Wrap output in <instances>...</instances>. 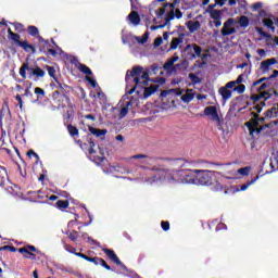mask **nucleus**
<instances>
[{"label":"nucleus","instance_id":"f257e3e1","mask_svg":"<svg viewBox=\"0 0 278 278\" xmlns=\"http://www.w3.org/2000/svg\"><path fill=\"white\" fill-rule=\"evenodd\" d=\"M126 94H134L138 88L143 90L142 99H149L160 89V85H150L149 71H144L142 66H135L126 72Z\"/></svg>","mask_w":278,"mask_h":278},{"label":"nucleus","instance_id":"f03ea898","mask_svg":"<svg viewBox=\"0 0 278 278\" xmlns=\"http://www.w3.org/2000/svg\"><path fill=\"white\" fill-rule=\"evenodd\" d=\"M150 186L162 184H182V186H197V169H157L152 178L146 179Z\"/></svg>","mask_w":278,"mask_h":278},{"label":"nucleus","instance_id":"7ed1b4c3","mask_svg":"<svg viewBox=\"0 0 278 278\" xmlns=\"http://www.w3.org/2000/svg\"><path fill=\"white\" fill-rule=\"evenodd\" d=\"M220 173L208 169H197L195 186H214Z\"/></svg>","mask_w":278,"mask_h":278},{"label":"nucleus","instance_id":"20e7f679","mask_svg":"<svg viewBox=\"0 0 278 278\" xmlns=\"http://www.w3.org/2000/svg\"><path fill=\"white\" fill-rule=\"evenodd\" d=\"M27 73H28V79H34L35 81H38V79H42L45 75H47V72L40 67H30L29 63H23V65L20 68V75L23 77V79H27Z\"/></svg>","mask_w":278,"mask_h":278},{"label":"nucleus","instance_id":"39448f33","mask_svg":"<svg viewBox=\"0 0 278 278\" xmlns=\"http://www.w3.org/2000/svg\"><path fill=\"white\" fill-rule=\"evenodd\" d=\"M184 53L188 60H197V58H201V53H203V48L197 43H189L185 47Z\"/></svg>","mask_w":278,"mask_h":278},{"label":"nucleus","instance_id":"423d86ee","mask_svg":"<svg viewBox=\"0 0 278 278\" xmlns=\"http://www.w3.org/2000/svg\"><path fill=\"white\" fill-rule=\"evenodd\" d=\"M238 29H236V20L232 17L228 18L226 22H224L223 27L220 29V34L224 37L227 36H233Z\"/></svg>","mask_w":278,"mask_h":278},{"label":"nucleus","instance_id":"0eeeda50","mask_svg":"<svg viewBox=\"0 0 278 278\" xmlns=\"http://www.w3.org/2000/svg\"><path fill=\"white\" fill-rule=\"evenodd\" d=\"M170 92L175 93L176 97H180L182 103H190L194 99V90L188 89L186 93L184 90L172 89Z\"/></svg>","mask_w":278,"mask_h":278},{"label":"nucleus","instance_id":"6e6552de","mask_svg":"<svg viewBox=\"0 0 278 278\" xmlns=\"http://www.w3.org/2000/svg\"><path fill=\"white\" fill-rule=\"evenodd\" d=\"M103 253H105L108 258L112 260V262H114V264H117V266H121L122 270L129 273V269L127 268V266H125V264H123V262H121V258H118V255H116V253L113 252V250L103 249Z\"/></svg>","mask_w":278,"mask_h":278},{"label":"nucleus","instance_id":"1a4fd4ad","mask_svg":"<svg viewBox=\"0 0 278 278\" xmlns=\"http://www.w3.org/2000/svg\"><path fill=\"white\" fill-rule=\"evenodd\" d=\"M180 0H174L173 3H165V8H168L169 11L165 15V24L168 25L170 21L175 20V8L179 5Z\"/></svg>","mask_w":278,"mask_h":278},{"label":"nucleus","instance_id":"9d476101","mask_svg":"<svg viewBox=\"0 0 278 278\" xmlns=\"http://www.w3.org/2000/svg\"><path fill=\"white\" fill-rule=\"evenodd\" d=\"M138 105H139L138 99L131 97L130 100L126 102V105L122 108V110L119 111V118L121 119L125 118V116L129 114V110H131V108H138Z\"/></svg>","mask_w":278,"mask_h":278},{"label":"nucleus","instance_id":"9b49d317","mask_svg":"<svg viewBox=\"0 0 278 278\" xmlns=\"http://www.w3.org/2000/svg\"><path fill=\"white\" fill-rule=\"evenodd\" d=\"M204 116H208L214 123H220V117L218 116V109L215 105H210L204 109Z\"/></svg>","mask_w":278,"mask_h":278},{"label":"nucleus","instance_id":"f8f14e48","mask_svg":"<svg viewBox=\"0 0 278 278\" xmlns=\"http://www.w3.org/2000/svg\"><path fill=\"white\" fill-rule=\"evenodd\" d=\"M175 62H179V56L177 54H174L164 63L163 68L166 71L167 75H173V72L175 71Z\"/></svg>","mask_w":278,"mask_h":278},{"label":"nucleus","instance_id":"ddd939ff","mask_svg":"<svg viewBox=\"0 0 278 278\" xmlns=\"http://www.w3.org/2000/svg\"><path fill=\"white\" fill-rule=\"evenodd\" d=\"M258 180H260V176H255L248 182L237 186L235 188V192H244V191L249 190V188H251V186H253L254 184H257Z\"/></svg>","mask_w":278,"mask_h":278},{"label":"nucleus","instance_id":"4468645a","mask_svg":"<svg viewBox=\"0 0 278 278\" xmlns=\"http://www.w3.org/2000/svg\"><path fill=\"white\" fill-rule=\"evenodd\" d=\"M277 64V59L271 58L261 62V71L262 73H268L270 71V66Z\"/></svg>","mask_w":278,"mask_h":278},{"label":"nucleus","instance_id":"2eb2a0df","mask_svg":"<svg viewBox=\"0 0 278 278\" xmlns=\"http://www.w3.org/2000/svg\"><path fill=\"white\" fill-rule=\"evenodd\" d=\"M89 131L92 136H96V138H105V135L108 134V129H99L92 126L89 127Z\"/></svg>","mask_w":278,"mask_h":278},{"label":"nucleus","instance_id":"dca6fc26","mask_svg":"<svg viewBox=\"0 0 278 278\" xmlns=\"http://www.w3.org/2000/svg\"><path fill=\"white\" fill-rule=\"evenodd\" d=\"M181 42H184V34L179 35V37L177 38L172 39V42L169 46L170 51H175L177 47L181 45Z\"/></svg>","mask_w":278,"mask_h":278},{"label":"nucleus","instance_id":"f3484780","mask_svg":"<svg viewBox=\"0 0 278 278\" xmlns=\"http://www.w3.org/2000/svg\"><path fill=\"white\" fill-rule=\"evenodd\" d=\"M126 18L130 21L132 25H140V15H138L137 12H131Z\"/></svg>","mask_w":278,"mask_h":278},{"label":"nucleus","instance_id":"a211bd4d","mask_svg":"<svg viewBox=\"0 0 278 278\" xmlns=\"http://www.w3.org/2000/svg\"><path fill=\"white\" fill-rule=\"evenodd\" d=\"M131 160H139V164H148L147 160H149V156L147 154H135L130 157H128V161Z\"/></svg>","mask_w":278,"mask_h":278},{"label":"nucleus","instance_id":"6ab92c4d","mask_svg":"<svg viewBox=\"0 0 278 278\" xmlns=\"http://www.w3.org/2000/svg\"><path fill=\"white\" fill-rule=\"evenodd\" d=\"M219 94L224 101H229V99H231V90H228L227 87H222L219 89Z\"/></svg>","mask_w":278,"mask_h":278},{"label":"nucleus","instance_id":"aec40b11","mask_svg":"<svg viewBox=\"0 0 278 278\" xmlns=\"http://www.w3.org/2000/svg\"><path fill=\"white\" fill-rule=\"evenodd\" d=\"M188 29L190 34H194V31H199V29H201V23L199 21L190 22L188 25Z\"/></svg>","mask_w":278,"mask_h":278},{"label":"nucleus","instance_id":"412c9836","mask_svg":"<svg viewBox=\"0 0 278 278\" xmlns=\"http://www.w3.org/2000/svg\"><path fill=\"white\" fill-rule=\"evenodd\" d=\"M18 47H23L24 51H26L27 53H29V51H31V53H36V48L27 43V41H20Z\"/></svg>","mask_w":278,"mask_h":278},{"label":"nucleus","instance_id":"4be33fe9","mask_svg":"<svg viewBox=\"0 0 278 278\" xmlns=\"http://www.w3.org/2000/svg\"><path fill=\"white\" fill-rule=\"evenodd\" d=\"M263 25L264 27H267L268 29H271V31H275V22L270 17H264L263 18Z\"/></svg>","mask_w":278,"mask_h":278},{"label":"nucleus","instance_id":"5701e85b","mask_svg":"<svg viewBox=\"0 0 278 278\" xmlns=\"http://www.w3.org/2000/svg\"><path fill=\"white\" fill-rule=\"evenodd\" d=\"M225 186H223V182L220 180H218V176L217 178L214 180L212 190H214V192H220L222 190H224Z\"/></svg>","mask_w":278,"mask_h":278},{"label":"nucleus","instance_id":"b1692460","mask_svg":"<svg viewBox=\"0 0 278 278\" xmlns=\"http://www.w3.org/2000/svg\"><path fill=\"white\" fill-rule=\"evenodd\" d=\"M247 127L250 131V136H252V138L255 136V134H260L261 130L257 128V126H253V124L251 122L247 123Z\"/></svg>","mask_w":278,"mask_h":278},{"label":"nucleus","instance_id":"393cba45","mask_svg":"<svg viewBox=\"0 0 278 278\" xmlns=\"http://www.w3.org/2000/svg\"><path fill=\"white\" fill-rule=\"evenodd\" d=\"M96 266H102V268H105L106 270H112V267L110 265H108V263L105 262V260L97 257L96 258Z\"/></svg>","mask_w":278,"mask_h":278},{"label":"nucleus","instance_id":"a878e982","mask_svg":"<svg viewBox=\"0 0 278 278\" xmlns=\"http://www.w3.org/2000/svg\"><path fill=\"white\" fill-rule=\"evenodd\" d=\"M8 34H9V38L11 40H13V42H16L18 45V42H21V35L15 34L14 31H12V29H8Z\"/></svg>","mask_w":278,"mask_h":278},{"label":"nucleus","instance_id":"bb28decb","mask_svg":"<svg viewBox=\"0 0 278 278\" xmlns=\"http://www.w3.org/2000/svg\"><path fill=\"white\" fill-rule=\"evenodd\" d=\"M18 251L20 253H26V255H24L26 260H36V254L29 252L27 248H21Z\"/></svg>","mask_w":278,"mask_h":278},{"label":"nucleus","instance_id":"cd10ccee","mask_svg":"<svg viewBox=\"0 0 278 278\" xmlns=\"http://www.w3.org/2000/svg\"><path fill=\"white\" fill-rule=\"evenodd\" d=\"M75 255H77V257H81L83 260H86V262H91V264H96L97 263V257H90L84 253H79L77 252Z\"/></svg>","mask_w":278,"mask_h":278},{"label":"nucleus","instance_id":"c85d7f7f","mask_svg":"<svg viewBox=\"0 0 278 278\" xmlns=\"http://www.w3.org/2000/svg\"><path fill=\"white\" fill-rule=\"evenodd\" d=\"M78 71H80V73H84V75H92V70H90V67H88L86 64H79Z\"/></svg>","mask_w":278,"mask_h":278},{"label":"nucleus","instance_id":"c756f323","mask_svg":"<svg viewBox=\"0 0 278 278\" xmlns=\"http://www.w3.org/2000/svg\"><path fill=\"white\" fill-rule=\"evenodd\" d=\"M239 25L240 27H243V29H247V27L250 25L249 17H247V15H242L239 18Z\"/></svg>","mask_w":278,"mask_h":278},{"label":"nucleus","instance_id":"7c9ffc66","mask_svg":"<svg viewBox=\"0 0 278 278\" xmlns=\"http://www.w3.org/2000/svg\"><path fill=\"white\" fill-rule=\"evenodd\" d=\"M211 18H213V21H216L218 18H223V12L220 10H212L211 11Z\"/></svg>","mask_w":278,"mask_h":278},{"label":"nucleus","instance_id":"2f4dec72","mask_svg":"<svg viewBox=\"0 0 278 278\" xmlns=\"http://www.w3.org/2000/svg\"><path fill=\"white\" fill-rule=\"evenodd\" d=\"M237 173H238V175H242V177H247L251 173V167H249V166L241 167L237 170Z\"/></svg>","mask_w":278,"mask_h":278},{"label":"nucleus","instance_id":"473e14b6","mask_svg":"<svg viewBox=\"0 0 278 278\" xmlns=\"http://www.w3.org/2000/svg\"><path fill=\"white\" fill-rule=\"evenodd\" d=\"M56 207L59 210H66V207H68V201L58 200L56 201Z\"/></svg>","mask_w":278,"mask_h":278},{"label":"nucleus","instance_id":"72a5a7b5","mask_svg":"<svg viewBox=\"0 0 278 278\" xmlns=\"http://www.w3.org/2000/svg\"><path fill=\"white\" fill-rule=\"evenodd\" d=\"M46 70L48 71V74L50 75V77H52V79L58 81V79L55 78V67L47 65Z\"/></svg>","mask_w":278,"mask_h":278},{"label":"nucleus","instance_id":"f704fd0d","mask_svg":"<svg viewBox=\"0 0 278 278\" xmlns=\"http://www.w3.org/2000/svg\"><path fill=\"white\" fill-rule=\"evenodd\" d=\"M266 88H268V85L266 83L261 84V86L258 87V91L261 92V94H263L264 99H268V93H264V90H266Z\"/></svg>","mask_w":278,"mask_h":278},{"label":"nucleus","instance_id":"c9c22d12","mask_svg":"<svg viewBox=\"0 0 278 278\" xmlns=\"http://www.w3.org/2000/svg\"><path fill=\"white\" fill-rule=\"evenodd\" d=\"M167 10H168V7H166V4H164L163 8L156 10V11H155V14H156L157 18H161V16H162L163 14H166V11H167Z\"/></svg>","mask_w":278,"mask_h":278},{"label":"nucleus","instance_id":"e433bc0d","mask_svg":"<svg viewBox=\"0 0 278 278\" xmlns=\"http://www.w3.org/2000/svg\"><path fill=\"white\" fill-rule=\"evenodd\" d=\"M247 90V86L240 84L239 86L233 88L235 92H238V94H243V92Z\"/></svg>","mask_w":278,"mask_h":278},{"label":"nucleus","instance_id":"4c0bfd02","mask_svg":"<svg viewBox=\"0 0 278 278\" xmlns=\"http://www.w3.org/2000/svg\"><path fill=\"white\" fill-rule=\"evenodd\" d=\"M68 134L70 136H79V130L75 126H68Z\"/></svg>","mask_w":278,"mask_h":278},{"label":"nucleus","instance_id":"58836bf2","mask_svg":"<svg viewBox=\"0 0 278 278\" xmlns=\"http://www.w3.org/2000/svg\"><path fill=\"white\" fill-rule=\"evenodd\" d=\"M28 34L30 36H38V34H40V33L38 30V27H36V26H28Z\"/></svg>","mask_w":278,"mask_h":278},{"label":"nucleus","instance_id":"ea45409f","mask_svg":"<svg viewBox=\"0 0 278 278\" xmlns=\"http://www.w3.org/2000/svg\"><path fill=\"white\" fill-rule=\"evenodd\" d=\"M122 42L123 45H129V34L122 30Z\"/></svg>","mask_w":278,"mask_h":278},{"label":"nucleus","instance_id":"a19ab883","mask_svg":"<svg viewBox=\"0 0 278 278\" xmlns=\"http://www.w3.org/2000/svg\"><path fill=\"white\" fill-rule=\"evenodd\" d=\"M0 251H11V253H16V248L12 245L0 247Z\"/></svg>","mask_w":278,"mask_h":278},{"label":"nucleus","instance_id":"79ce46f5","mask_svg":"<svg viewBox=\"0 0 278 278\" xmlns=\"http://www.w3.org/2000/svg\"><path fill=\"white\" fill-rule=\"evenodd\" d=\"M98 98L100 101H102V103H108V96H105L103 91H98Z\"/></svg>","mask_w":278,"mask_h":278},{"label":"nucleus","instance_id":"37998d69","mask_svg":"<svg viewBox=\"0 0 278 278\" xmlns=\"http://www.w3.org/2000/svg\"><path fill=\"white\" fill-rule=\"evenodd\" d=\"M66 236H68V238H71L73 242H75V240H77V231H75V230L67 231Z\"/></svg>","mask_w":278,"mask_h":278},{"label":"nucleus","instance_id":"c03bdc74","mask_svg":"<svg viewBox=\"0 0 278 278\" xmlns=\"http://www.w3.org/2000/svg\"><path fill=\"white\" fill-rule=\"evenodd\" d=\"M13 26L15 27V31H25V26L21 23H13Z\"/></svg>","mask_w":278,"mask_h":278},{"label":"nucleus","instance_id":"a18cd8bd","mask_svg":"<svg viewBox=\"0 0 278 278\" xmlns=\"http://www.w3.org/2000/svg\"><path fill=\"white\" fill-rule=\"evenodd\" d=\"M27 155L28 157H36L37 162L40 161V155H38V153H36L34 150H29Z\"/></svg>","mask_w":278,"mask_h":278},{"label":"nucleus","instance_id":"49530a36","mask_svg":"<svg viewBox=\"0 0 278 278\" xmlns=\"http://www.w3.org/2000/svg\"><path fill=\"white\" fill-rule=\"evenodd\" d=\"M85 79H86V81H88V84H90V86H92V88L97 87V80H94L90 76H86Z\"/></svg>","mask_w":278,"mask_h":278},{"label":"nucleus","instance_id":"de8ad7c7","mask_svg":"<svg viewBox=\"0 0 278 278\" xmlns=\"http://www.w3.org/2000/svg\"><path fill=\"white\" fill-rule=\"evenodd\" d=\"M174 18H184V13L181 12V10L176 9L174 10Z\"/></svg>","mask_w":278,"mask_h":278},{"label":"nucleus","instance_id":"09e8293b","mask_svg":"<svg viewBox=\"0 0 278 278\" xmlns=\"http://www.w3.org/2000/svg\"><path fill=\"white\" fill-rule=\"evenodd\" d=\"M94 147H96L94 142H93V141H90V142H89V149H88L89 155H94V153H96Z\"/></svg>","mask_w":278,"mask_h":278},{"label":"nucleus","instance_id":"8fccbe9b","mask_svg":"<svg viewBox=\"0 0 278 278\" xmlns=\"http://www.w3.org/2000/svg\"><path fill=\"white\" fill-rule=\"evenodd\" d=\"M90 160H92V162H94L96 164H101L103 162V160H105V156H98L92 159V156H90Z\"/></svg>","mask_w":278,"mask_h":278},{"label":"nucleus","instance_id":"3c124183","mask_svg":"<svg viewBox=\"0 0 278 278\" xmlns=\"http://www.w3.org/2000/svg\"><path fill=\"white\" fill-rule=\"evenodd\" d=\"M184 64H186V61L179 64H175L174 65V71L172 72V75H175L177 73V71L181 70V66H184Z\"/></svg>","mask_w":278,"mask_h":278},{"label":"nucleus","instance_id":"603ef678","mask_svg":"<svg viewBox=\"0 0 278 278\" xmlns=\"http://www.w3.org/2000/svg\"><path fill=\"white\" fill-rule=\"evenodd\" d=\"M161 227L163 231H168V229H170V224L168 222H162Z\"/></svg>","mask_w":278,"mask_h":278},{"label":"nucleus","instance_id":"864d4df0","mask_svg":"<svg viewBox=\"0 0 278 278\" xmlns=\"http://www.w3.org/2000/svg\"><path fill=\"white\" fill-rule=\"evenodd\" d=\"M257 31H258L260 36H262V38H270V34L262 30V28H257Z\"/></svg>","mask_w":278,"mask_h":278},{"label":"nucleus","instance_id":"5fc2aeb1","mask_svg":"<svg viewBox=\"0 0 278 278\" xmlns=\"http://www.w3.org/2000/svg\"><path fill=\"white\" fill-rule=\"evenodd\" d=\"M35 94H39L40 97H45V91L40 87L35 88Z\"/></svg>","mask_w":278,"mask_h":278},{"label":"nucleus","instance_id":"6e6d98bb","mask_svg":"<svg viewBox=\"0 0 278 278\" xmlns=\"http://www.w3.org/2000/svg\"><path fill=\"white\" fill-rule=\"evenodd\" d=\"M149 40V37L144 36L142 38L137 37V41L139 42V45H144L147 43V41Z\"/></svg>","mask_w":278,"mask_h":278},{"label":"nucleus","instance_id":"4d7b16f0","mask_svg":"<svg viewBox=\"0 0 278 278\" xmlns=\"http://www.w3.org/2000/svg\"><path fill=\"white\" fill-rule=\"evenodd\" d=\"M45 42L46 47H56L55 41L53 39L49 40H42Z\"/></svg>","mask_w":278,"mask_h":278},{"label":"nucleus","instance_id":"13d9d810","mask_svg":"<svg viewBox=\"0 0 278 278\" xmlns=\"http://www.w3.org/2000/svg\"><path fill=\"white\" fill-rule=\"evenodd\" d=\"M262 5V2H256L252 5V10H254V12H257V10H261Z\"/></svg>","mask_w":278,"mask_h":278},{"label":"nucleus","instance_id":"bf43d9fd","mask_svg":"<svg viewBox=\"0 0 278 278\" xmlns=\"http://www.w3.org/2000/svg\"><path fill=\"white\" fill-rule=\"evenodd\" d=\"M162 42H164V39L162 37H157L154 40V47H160L162 45Z\"/></svg>","mask_w":278,"mask_h":278},{"label":"nucleus","instance_id":"052dcab7","mask_svg":"<svg viewBox=\"0 0 278 278\" xmlns=\"http://www.w3.org/2000/svg\"><path fill=\"white\" fill-rule=\"evenodd\" d=\"M244 81V74H241L238 76V78L235 80V84L241 85Z\"/></svg>","mask_w":278,"mask_h":278},{"label":"nucleus","instance_id":"680f3d73","mask_svg":"<svg viewBox=\"0 0 278 278\" xmlns=\"http://www.w3.org/2000/svg\"><path fill=\"white\" fill-rule=\"evenodd\" d=\"M236 80L229 81L226 84L225 88L229 90V88H236Z\"/></svg>","mask_w":278,"mask_h":278},{"label":"nucleus","instance_id":"e2e57ef3","mask_svg":"<svg viewBox=\"0 0 278 278\" xmlns=\"http://www.w3.org/2000/svg\"><path fill=\"white\" fill-rule=\"evenodd\" d=\"M16 101H18V106H20V110H23V98H21L20 94H17L15 97Z\"/></svg>","mask_w":278,"mask_h":278},{"label":"nucleus","instance_id":"0e129e2a","mask_svg":"<svg viewBox=\"0 0 278 278\" xmlns=\"http://www.w3.org/2000/svg\"><path fill=\"white\" fill-rule=\"evenodd\" d=\"M213 24L215 27H220L223 25V18L214 20Z\"/></svg>","mask_w":278,"mask_h":278},{"label":"nucleus","instance_id":"69168bd1","mask_svg":"<svg viewBox=\"0 0 278 278\" xmlns=\"http://www.w3.org/2000/svg\"><path fill=\"white\" fill-rule=\"evenodd\" d=\"M227 3V0H215V4L219 5L220 8H223V5H225Z\"/></svg>","mask_w":278,"mask_h":278},{"label":"nucleus","instance_id":"338daca9","mask_svg":"<svg viewBox=\"0 0 278 278\" xmlns=\"http://www.w3.org/2000/svg\"><path fill=\"white\" fill-rule=\"evenodd\" d=\"M84 117L87 118V121H93V122L97 121V117H94V115L92 114H87Z\"/></svg>","mask_w":278,"mask_h":278},{"label":"nucleus","instance_id":"774afa93","mask_svg":"<svg viewBox=\"0 0 278 278\" xmlns=\"http://www.w3.org/2000/svg\"><path fill=\"white\" fill-rule=\"evenodd\" d=\"M220 229H227V225H225V224H219V225L216 227V231H220Z\"/></svg>","mask_w":278,"mask_h":278}]
</instances>
